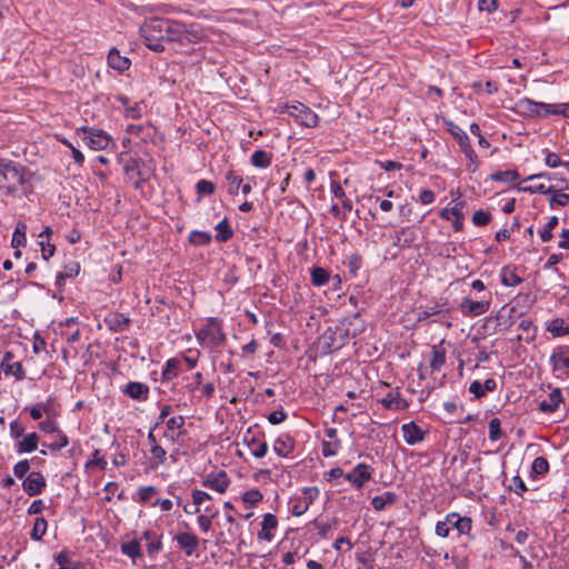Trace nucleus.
<instances>
[{"mask_svg": "<svg viewBox=\"0 0 569 569\" xmlns=\"http://www.w3.org/2000/svg\"><path fill=\"white\" fill-rule=\"evenodd\" d=\"M471 528L472 521L469 517H462L458 512H450L443 520L437 522L436 535L447 538L451 529H456L459 535H468Z\"/></svg>", "mask_w": 569, "mask_h": 569, "instance_id": "39448f33", "label": "nucleus"}, {"mask_svg": "<svg viewBox=\"0 0 569 569\" xmlns=\"http://www.w3.org/2000/svg\"><path fill=\"white\" fill-rule=\"evenodd\" d=\"M337 433L336 428L326 429L325 435L327 439L322 441V455L325 457H332L338 452L340 448V440L338 439Z\"/></svg>", "mask_w": 569, "mask_h": 569, "instance_id": "f3484780", "label": "nucleus"}, {"mask_svg": "<svg viewBox=\"0 0 569 569\" xmlns=\"http://www.w3.org/2000/svg\"><path fill=\"white\" fill-rule=\"evenodd\" d=\"M277 526V517L272 513H266L261 522V530L258 533V538L267 541L272 540L273 536L271 535V530H274Z\"/></svg>", "mask_w": 569, "mask_h": 569, "instance_id": "a878e982", "label": "nucleus"}, {"mask_svg": "<svg viewBox=\"0 0 569 569\" xmlns=\"http://www.w3.org/2000/svg\"><path fill=\"white\" fill-rule=\"evenodd\" d=\"M553 371L569 370V347L557 348L550 356Z\"/></svg>", "mask_w": 569, "mask_h": 569, "instance_id": "6ab92c4d", "label": "nucleus"}, {"mask_svg": "<svg viewBox=\"0 0 569 569\" xmlns=\"http://www.w3.org/2000/svg\"><path fill=\"white\" fill-rule=\"evenodd\" d=\"M262 499L263 496L258 489L248 490L242 495V501L251 506L259 503Z\"/></svg>", "mask_w": 569, "mask_h": 569, "instance_id": "4d7b16f0", "label": "nucleus"}, {"mask_svg": "<svg viewBox=\"0 0 569 569\" xmlns=\"http://www.w3.org/2000/svg\"><path fill=\"white\" fill-rule=\"evenodd\" d=\"M449 311L439 308V306H432L418 311L417 321L429 323L433 317L447 318Z\"/></svg>", "mask_w": 569, "mask_h": 569, "instance_id": "cd10ccee", "label": "nucleus"}, {"mask_svg": "<svg viewBox=\"0 0 569 569\" xmlns=\"http://www.w3.org/2000/svg\"><path fill=\"white\" fill-rule=\"evenodd\" d=\"M401 432L407 445L415 446L425 440L427 431H423L416 422L410 421L401 426Z\"/></svg>", "mask_w": 569, "mask_h": 569, "instance_id": "f8f14e48", "label": "nucleus"}, {"mask_svg": "<svg viewBox=\"0 0 569 569\" xmlns=\"http://www.w3.org/2000/svg\"><path fill=\"white\" fill-rule=\"evenodd\" d=\"M180 366V361L176 358H171L167 360L164 368L162 370V380L170 381L178 376V369Z\"/></svg>", "mask_w": 569, "mask_h": 569, "instance_id": "4c0bfd02", "label": "nucleus"}, {"mask_svg": "<svg viewBox=\"0 0 569 569\" xmlns=\"http://www.w3.org/2000/svg\"><path fill=\"white\" fill-rule=\"evenodd\" d=\"M520 191L528 192V193H551V191H555V188L552 186L546 187L543 183L539 184H530L519 188Z\"/></svg>", "mask_w": 569, "mask_h": 569, "instance_id": "6e6d98bb", "label": "nucleus"}, {"mask_svg": "<svg viewBox=\"0 0 569 569\" xmlns=\"http://www.w3.org/2000/svg\"><path fill=\"white\" fill-rule=\"evenodd\" d=\"M104 323L112 332H123L129 328L131 320L123 313L110 312L104 317Z\"/></svg>", "mask_w": 569, "mask_h": 569, "instance_id": "dca6fc26", "label": "nucleus"}, {"mask_svg": "<svg viewBox=\"0 0 569 569\" xmlns=\"http://www.w3.org/2000/svg\"><path fill=\"white\" fill-rule=\"evenodd\" d=\"M121 392L137 401H146L149 397V387L143 382L130 381L121 388Z\"/></svg>", "mask_w": 569, "mask_h": 569, "instance_id": "2eb2a0df", "label": "nucleus"}, {"mask_svg": "<svg viewBox=\"0 0 569 569\" xmlns=\"http://www.w3.org/2000/svg\"><path fill=\"white\" fill-rule=\"evenodd\" d=\"M144 106L142 102H136L128 106L124 111V116L130 119H140L143 114Z\"/></svg>", "mask_w": 569, "mask_h": 569, "instance_id": "13d9d810", "label": "nucleus"}, {"mask_svg": "<svg viewBox=\"0 0 569 569\" xmlns=\"http://www.w3.org/2000/svg\"><path fill=\"white\" fill-rule=\"evenodd\" d=\"M153 23H156V27L164 28V34L161 36V39L179 42L182 46L198 43L203 37L200 29L176 20L157 19Z\"/></svg>", "mask_w": 569, "mask_h": 569, "instance_id": "f03ea898", "label": "nucleus"}, {"mask_svg": "<svg viewBox=\"0 0 569 569\" xmlns=\"http://www.w3.org/2000/svg\"><path fill=\"white\" fill-rule=\"evenodd\" d=\"M466 207V201L458 200L455 201V206L451 208H443L439 216L443 220H450L451 218H465L463 209Z\"/></svg>", "mask_w": 569, "mask_h": 569, "instance_id": "c756f323", "label": "nucleus"}, {"mask_svg": "<svg viewBox=\"0 0 569 569\" xmlns=\"http://www.w3.org/2000/svg\"><path fill=\"white\" fill-rule=\"evenodd\" d=\"M550 107L551 104L536 102L529 98H521L516 103L517 112L526 117L543 116V112Z\"/></svg>", "mask_w": 569, "mask_h": 569, "instance_id": "9b49d317", "label": "nucleus"}, {"mask_svg": "<svg viewBox=\"0 0 569 569\" xmlns=\"http://www.w3.org/2000/svg\"><path fill=\"white\" fill-rule=\"evenodd\" d=\"M38 427L44 433H56L57 435V433H59V431H61L58 423L52 419H46L43 421H40Z\"/></svg>", "mask_w": 569, "mask_h": 569, "instance_id": "e2e57ef3", "label": "nucleus"}, {"mask_svg": "<svg viewBox=\"0 0 569 569\" xmlns=\"http://www.w3.org/2000/svg\"><path fill=\"white\" fill-rule=\"evenodd\" d=\"M143 538L149 541L147 545V551L149 555L158 553L162 549V543L154 531L146 530L143 532Z\"/></svg>", "mask_w": 569, "mask_h": 569, "instance_id": "e433bc0d", "label": "nucleus"}, {"mask_svg": "<svg viewBox=\"0 0 569 569\" xmlns=\"http://www.w3.org/2000/svg\"><path fill=\"white\" fill-rule=\"evenodd\" d=\"M48 522L44 518L39 517L36 519L33 528L30 532L32 540L39 541L46 535Z\"/></svg>", "mask_w": 569, "mask_h": 569, "instance_id": "a19ab883", "label": "nucleus"}, {"mask_svg": "<svg viewBox=\"0 0 569 569\" xmlns=\"http://www.w3.org/2000/svg\"><path fill=\"white\" fill-rule=\"evenodd\" d=\"M108 66L117 71L123 72L128 70L131 66V61L120 54V51L116 48H112L107 57Z\"/></svg>", "mask_w": 569, "mask_h": 569, "instance_id": "aec40b11", "label": "nucleus"}, {"mask_svg": "<svg viewBox=\"0 0 569 569\" xmlns=\"http://www.w3.org/2000/svg\"><path fill=\"white\" fill-rule=\"evenodd\" d=\"M309 509V506L300 497H296L291 500V513L296 517L302 516Z\"/></svg>", "mask_w": 569, "mask_h": 569, "instance_id": "864d4df0", "label": "nucleus"}, {"mask_svg": "<svg viewBox=\"0 0 569 569\" xmlns=\"http://www.w3.org/2000/svg\"><path fill=\"white\" fill-rule=\"evenodd\" d=\"M218 516V511L210 515H200L197 519L199 528L202 532H208L211 529L212 520Z\"/></svg>", "mask_w": 569, "mask_h": 569, "instance_id": "5fc2aeb1", "label": "nucleus"}, {"mask_svg": "<svg viewBox=\"0 0 569 569\" xmlns=\"http://www.w3.org/2000/svg\"><path fill=\"white\" fill-rule=\"evenodd\" d=\"M295 449V440L289 435H282L274 440L273 451L280 457H288Z\"/></svg>", "mask_w": 569, "mask_h": 569, "instance_id": "393cba45", "label": "nucleus"}, {"mask_svg": "<svg viewBox=\"0 0 569 569\" xmlns=\"http://www.w3.org/2000/svg\"><path fill=\"white\" fill-rule=\"evenodd\" d=\"M272 157L264 150H256L251 154V163L257 168H267L271 164Z\"/></svg>", "mask_w": 569, "mask_h": 569, "instance_id": "f704fd0d", "label": "nucleus"}, {"mask_svg": "<svg viewBox=\"0 0 569 569\" xmlns=\"http://www.w3.org/2000/svg\"><path fill=\"white\" fill-rule=\"evenodd\" d=\"M543 152L546 154V157H545L546 166H548L549 168L561 167L562 160L558 153L549 151V150H543Z\"/></svg>", "mask_w": 569, "mask_h": 569, "instance_id": "0e129e2a", "label": "nucleus"}, {"mask_svg": "<svg viewBox=\"0 0 569 569\" xmlns=\"http://www.w3.org/2000/svg\"><path fill=\"white\" fill-rule=\"evenodd\" d=\"M562 400L563 397L561 390L559 388H556L549 393L548 400H543L539 403V409L542 412L552 413L557 411Z\"/></svg>", "mask_w": 569, "mask_h": 569, "instance_id": "5701e85b", "label": "nucleus"}, {"mask_svg": "<svg viewBox=\"0 0 569 569\" xmlns=\"http://www.w3.org/2000/svg\"><path fill=\"white\" fill-rule=\"evenodd\" d=\"M552 197L550 198V207L553 208V206H561L565 207L569 203V193H565L561 190L551 191Z\"/></svg>", "mask_w": 569, "mask_h": 569, "instance_id": "603ef678", "label": "nucleus"}, {"mask_svg": "<svg viewBox=\"0 0 569 569\" xmlns=\"http://www.w3.org/2000/svg\"><path fill=\"white\" fill-rule=\"evenodd\" d=\"M46 485L47 483L44 477L40 472L36 471L29 473L22 482L23 490L29 496L40 495L46 488Z\"/></svg>", "mask_w": 569, "mask_h": 569, "instance_id": "ddd939ff", "label": "nucleus"}, {"mask_svg": "<svg viewBox=\"0 0 569 569\" xmlns=\"http://www.w3.org/2000/svg\"><path fill=\"white\" fill-rule=\"evenodd\" d=\"M1 369L6 375H12L17 380L24 379V370L19 361H13V356L10 352H6L1 361Z\"/></svg>", "mask_w": 569, "mask_h": 569, "instance_id": "a211bd4d", "label": "nucleus"}, {"mask_svg": "<svg viewBox=\"0 0 569 569\" xmlns=\"http://www.w3.org/2000/svg\"><path fill=\"white\" fill-rule=\"evenodd\" d=\"M398 500V496L395 492L386 491L382 495L376 496L371 500V505L375 510L381 511L387 507L395 505Z\"/></svg>", "mask_w": 569, "mask_h": 569, "instance_id": "c85d7f7f", "label": "nucleus"}, {"mask_svg": "<svg viewBox=\"0 0 569 569\" xmlns=\"http://www.w3.org/2000/svg\"><path fill=\"white\" fill-rule=\"evenodd\" d=\"M548 114H560L566 118H569V102L568 103H561L557 106H552L547 109V111L543 112V116Z\"/></svg>", "mask_w": 569, "mask_h": 569, "instance_id": "69168bd1", "label": "nucleus"}, {"mask_svg": "<svg viewBox=\"0 0 569 569\" xmlns=\"http://www.w3.org/2000/svg\"><path fill=\"white\" fill-rule=\"evenodd\" d=\"M380 402L386 409H402L405 401L399 391H389Z\"/></svg>", "mask_w": 569, "mask_h": 569, "instance_id": "7c9ffc66", "label": "nucleus"}, {"mask_svg": "<svg viewBox=\"0 0 569 569\" xmlns=\"http://www.w3.org/2000/svg\"><path fill=\"white\" fill-rule=\"evenodd\" d=\"M445 126L447 130L450 132V134L456 139L458 142L460 150L468 144H470V139L468 134L453 121L451 120H445Z\"/></svg>", "mask_w": 569, "mask_h": 569, "instance_id": "bb28decb", "label": "nucleus"}, {"mask_svg": "<svg viewBox=\"0 0 569 569\" xmlns=\"http://www.w3.org/2000/svg\"><path fill=\"white\" fill-rule=\"evenodd\" d=\"M226 520L228 523L227 535L224 532H220L218 537V540H221L222 542H228V538L233 539L236 536L234 528H238V525L231 513L226 515Z\"/></svg>", "mask_w": 569, "mask_h": 569, "instance_id": "49530a36", "label": "nucleus"}, {"mask_svg": "<svg viewBox=\"0 0 569 569\" xmlns=\"http://www.w3.org/2000/svg\"><path fill=\"white\" fill-rule=\"evenodd\" d=\"M558 218L552 216L546 226L539 231V236L543 242H548L552 239V230L558 226Z\"/></svg>", "mask_w": 569, "mask_h": 569, "instance_id": "de8ad7c7", "label": "nucleus"}, {"mask_svg": "<svg viewBox=\"0 0 569 569\" xmlns=\"http://www.w3.org/2000/svg\"><path fill=\"white\" fill-rule=\"evenodd\" d=\"M519 173L517 170H505V171H497L490 176V179L492 181H500V182H513L519 179Z\"/></svg>", "mask_w": 569, "mask_h": 569, "instance_id": "c03bdc74", "label": "nucleus"}, {"mask_svg": "<svg viewBox=\"0 0 569 569\" xmlns=\"http://www.w3.org/2000/svg\"><path fill=\"white\" fill-rule=\"evenodd\" d=\"M279 113H287L292 117L299 124L307 128H315L318 126L319 117L309 107L301 102L295 101L292 103H282L278 106Z\"/></svg>", "mask_w": 569, "mask_h": 569, "instance_id": "20e7f679", "label": "nucleus"}, {"mask_svg": "<svg viewBox=\"0 0 569 569\" xmlns=\"http://www.w3.org/2000/svg\"><path fill=\"white\" fill-rule=\"evenodd\" d=\"M491 305V293L487 292L486 298L472 300L465 297L460 302V311L465 317H478L486 313Z\"/></svg>", "mask_w": 569, "mask_h": 569, "instance_id": "0eeeda50", "label": "nucleus"}, {"mask_svg": "<svg viewBox=\"0 0 569 569\" xmlns=\"http://www.w3.org/2000/svg\"><path fill=\"white\" fill-rule=\"evenodd\" d=\"M471 221L477 227H483L491 221V214L488 211L479 209L473 212Z\"/></svg>", "mask_w": 569, "mask_h": 569, "instance_id": "3c124183", "label": "nucleus"}, {"mask_svg": "<svg viewBox=\"0 0 569 569\" xmlns=\"http://www.w3.org/2000/svg\"><path fill=\"white\" fill-rule=\"evenodd\" d=\"M299 497L310 507L312 501L319 497V490L317 487H306Z\"/></svg>", "mask_w": 569, "mask_h": 569, "instance_id": "774afa93", "label": "nucleus"}, {"mask_svg": "<svg viewBox=\"0 0 569 569\" xmlns=\"http://www.w3.org/2000/svg\"><path fill=\"white\" fill-rule=\"evenodd\" d=\"M242 442L256 458H263L269 449L267 441L263 439V435L253 432L251 427L243 433Z\"/></svg>", "mask_w": 569, "mask_h": 569, "instance_id": "6e6552de", "label": "nucleus"}, {"mask_svg": "<svg viewBox=\"0 0 569 569\" xmlns=\"http://www.w3.org/2000/svg\"><path fill=\"white\" fill-rule=\"evenodd\" d=\"M179 548L183 550L186 556H193L199 547V539L196 535L190 532H179L173 538Z\"/></svg>", "mask_w": 569, "mask_h": 569, "instance_id": "4468645a", "label": "nucleus"}, {"mask_svg": "<svg viewBox=\"0 0 569 569\" xmlns=\"http://www.w3.org/2000/svg\"><path fill=\"white\" fill-rule=\"evenodd\" d=\"M199 345L203 348L216 349L224 345L226 335L217 318H209L206 325L196 332Z\"/></svg>", "mask_w": 569, "mask_h": 569, "instance_id": "7ed1b4c3", "label": "nucleus"}, {"mask_svg": "<svg viewBox=\"0 0 569 569\" xmlns=\"http://www.w3.org/2000/svg\"><path fill=\"white\" fill-rule=\"evenodd\" d=\"M372 468L366 463H358L350 472L345 475L355 488L361 489L372 477Z\"/></svg>", "mask_w": 569, "mask_h": 569, "instance_id": "1a4fd4ad", "label": "nucleus"}, {"mask_svg": "<svg viewBox=\"0 0 569 569\" xmlns=\"http://www.w3.org/2000/svg\"><path fill=\"white\" fill-rule=\"evenodd\" d=\"M231 483V479L224 470L211 472L202 480V486L219 493H224Z\"/></svg>", "mask_w": 569, "mask_h": 569, "instance_id": "9d476101", "label": "nucleus"}, {"mask_svg": "<svg viewBox=\"0 0 569 569\" xmlns=\"http://www.w3.org/2000/svg\"><path fill=\"white\" fill-rule=\"evenodd\" d=\"M40 437L37 432H30L16 441V451L18 453L32 452L38 448Z\"/></svg>", "mask_w": 569, "mask_h": 569, "instance_id": "412c9836", "label": "nucleus"}, {"mask_svg": "<svg viewBox=\"0 0 569 569\" xmlns=\"http://www.w3.org/2000/svg\"><path fill=\"white\" fill-rule=\"evenodd\" d=\"M157 19H151L141 27L140 32L146 40H150V37H157L156 33L160 34L159 38L164 34V28L156 27V23H153Z\"/></svg>", "mask_w": 569, "mask_h": 569, "instance_id": "72a5a7b5", "label": "nucleus"}, {"mask_svg": "<svg viewBox=\"0 0 569 569\" xmlns=\"http://www.w3.org/2000/svg\"><path fill=\"white\" fill-rule=\"evenodd\" d=\"M80 271V263L72 261L64 266L63 271L59 272L57 276V283L60 286L61 281L67 278L76 277Z\"/></svg>", "mask_w": 569, "mask_h": 569, "instance_id": "ea45409f", "label": "nucleus"}, {"mask_svg": "<svg viewBox=\"0 0 569 569\" xmlns=\"http://www.w3.org/2000/svg\"><path fill=\"white\" fill-rule=\"evenodd\" d=\"M226 179L228 181V191L230 194H237L239 192V189L241 187V183H242V178L240 176H238L237 173H234L233 171H229L227 174H226Z\"/></svg>", "mask_w": 569, "mask_h": 569, "instance_id": "8fccbe9b", "label": "nucleus"}, {"mask_svg": "<svg viewBox=\"0 0 569 569\" xmlns=\"http://www.w3.org/2000/svg\"><path fill=\"white\" fill-rule=\"evenodd\" d=\"M196 189L199 194H212L216 186L209 180L201 179L197 182Z\"/></svg>", "mask_w": 569, "mask_h": 569, "instance_id": "338daca9", "label": "nucleus"}, {"mask_svg": "<svg viewBox=\"0 0 569 569\" xmlns=\"http://www.w3.org/2000/svg\"><path fill=\"white\" fill-rule=\"evenodd\" d=\"M27 226L23 222H18L12 234L11 246L13 248L23 247L27 243Z\"/></svg>", "mask_w": 569, "mask_h": 569, "instance_id": "473e14b6", "label": "nucleus"}, {"mask_svg": "<svg viewBox=\"0 0 569 569\" xmlns=\"http://www.w3.org/2000/svg\"><path fill=\"white\" fill-rule=\"evenodd\" d=\"M30 416L33 420H39L42 418L43 413L49 411V401L47 403L39 402L30 408Z\"/></svg>", "mask_w": 569, "mask_h": 569, "instance_id": "680f3d73", "label": "nucleus"}, {"mask_svg": "<svg viewBox=\"0 0 569 569\" xmlns=\"http://www.w3.org/2000/svg\"><path fill=\"white\" fill-rule=\"evenodd\" d=\"M151 457L148 460L147 470L154 471L160 466H163L167 460V451L164 448L159 446H153L149 449Z\"/></svg>", "mask_w": 569, "mask_h": 569, "instance_id": "b1692460", "label": "nucleus"}, {"mask_svg": "<svg viewBox=\"0 0 569 569\" xmlns=\"http://www.w3.org/2000/svg\"><path fill=\"white\" fill-rule=\"evenodd\" d=\"M501 422L498 418H493L490 420L489 422V439L491 441H497L501 438L502 436V432H501Z\"/></svg>", "mask_w": 569, "mask_h": 569, "instance_id": "052dcab7", "label": "nucleus"}, {"mask_svg": "<svg viewBox=\"0 0 569 569\" xmlns=\"http://www.w3.org/2000/svg\"><path fill=\"white\" fill-rule=\"evenodd\" d=\"M33 176L21 162L0 158V196L19 198L31 193Z\"/></svg>", "mask_w": 569, "mask_h": 569, "instance_id": "f257e3e1", "label": "nucleus"}, {"mask_svg": "<svg viewBox=\"0 0 569 569\" xmlns=\"http://www.w3.org/2000/svg\"><path fill=\"white\" fill-rule=\"evenodd\" d=\"M54 561L59 566L58 569H77L76 565L71 561L68 553L63 551L54 555Z\"/></svg>", "mask_w": 569, "mask_h": 569, "instance_id": "bf43d9fd", "label": "nucleus"}, {"mask_svg": "<svg viewBox=\"0 0 569 569\" xmlns=\"http://www.w3.org/2000/svg\"><path fill=\"white\" fill-rule=\"evenodd\" d=\"M311 283L316 287L325 286L329 281V272L321 267H315L311 269Z\"/></svg>", "mask_w": 569, "mask_h": 569, "instance_id": "58836bf2", "label": "nucleus"}, {"mask_svg": "<svg viewBox=\"0 0 569 569\" xmlns=\"http://www.w3.org/2000/svg\"><path fill=\"white\" fill-rule=\"evenodd\" d=\"M77 134L92 150H106L112 142L111 137L103 130L92 127H80Z\"/></svg>", "mask_w": 569, "mask_h": 569, "instance_id": "423d86ee", "label": "nucleus"}, {"mask_svg": "<svg viewBox=\"0 0 569 569\" xmlns=\"http://www.w3.org/2000/svg\"><path fill=\"white\" fill-rule=\"evenodd\" d=\"M548 331L553 337L566 336L569 333V326L565 325L563 319L557 318L551 321L550 326L548 327Z\"/></svg>", "mask_w": 569, "mask_h": 569, "instance_id": "37998d69", "label": "nucleus"}, {"mask_svg": "<svg viewBox=\"0 0 569 569\" xmlns=\"http://www.w3.org/2000/svg\"><path fill=\"white\" fill-rule=\"evenodd\" d=\"M501 283L506 287H516L522 282V279L515 272L513 268L505 267L500 272Z\"/></svg>", "mask_w": 569, "mask_h": 569, "instance_id": "2f4dec72", "label": "nucleus"}, {"mask_svg": "<svg viewBox=\"0 0 569 569\" xmlns=\"http://www.w3.org/2000/svg\"><path fill=\"white\" fill-rule=\"evenodd\" d=\"M121 551L123 555L128 556L133 561H136L137 558H140L142 556L140 543L137 540L123 542L121 545Z\"/></svg>", "mask_w": 569, "mask_h": 569, "instance_id": "c9c22d12", "label": "nucleus"}, {"mask_svg": "<svg viewBox=\"0 0 569 569\" xmlns=\"http://www.w3.org/2000/svg\"><path fill=\"white\" fill-rule=\"evenodd\" d=\"M211 239V234L206 231L193 230L189 234V241L194 246H207Z\"/></svg>", "mask_w": 569, "mask_h": 569, "instance_id": "79ce46f5", "label": "nucleus"}, {"mask_svg": "<svg viewBox=\"0 0 569 569\" xmlns=\"http://www.w3.org/2000/svg\"><path fill=\"white\" fill-rule=\"evenodd\" d=\"M447 352L442 347V342L439 345H435L431 347V351L429 355V365L431 370L439 371L446 363Z\"/></svg>", "mask_w": 569, "mask_h": 569, "instance_id": "4be33fe9", "label": "nucleus"}, {"mask_svg": "<svg viewBox=\"0 0 569 569\" xmlns=\"http://www.w3.org/2000/svg\"><path fill=\"white\" fill-rule=\"evenodd\" d=\"M549 470V462L545 457H537L531 465L532 476H543Z\"/></svg>", "mask_w": 569, "mask_h": 569, "instance_id": "a18cd8bd", "label": "nucleus"}, {"mask_svg": "<svg viewBox=\"0 0 569 569\" xmlns=\"http://www.w3.org/2000/svg\"><path fill=\"white\" fill-rule=\"evenodd\" d=\"M216 230L218 231L216 239L221 242L229 240L233 234L232 230L230 229V227L228 224L227 219H223L222 221H220L217 224Z\"/></svg>", "mask_w": 569, "mask_h": 569, "instance_id": "09e8293b", "label": "nucleus"}]
</instances>
